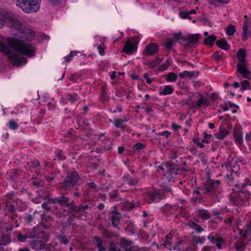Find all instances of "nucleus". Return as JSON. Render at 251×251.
<instances>
[{
	"instance_id": "nucleus-1",
	"label": "nucleus",
	"mask_w": 251,
	"mask_h": 251,
	"mask_svg": "<svg viewBox=\"0 0 251 251\" xmlns=\"http://www.w3.org/2000/svg\"><path fill=\"white\" fill-rule=\"evenodd\" d=\"M8 45L0 40V51L8 56L9 60L14 65H21L26 63V59L23 55L31 57L34 55L35 49L30 44L25 43L16 38H9Z\"/></svg>"
},
{
	"instance_id": "nucleus-2",
	"label": "nucleus",
	"mask_w": 251,
	"mask_h": 251,
	"mask_svg": "<svg viewBox=\"0 0 251 251\" xmlns=\"http://www.w3.org/2000/svg\"><path fill=\"white\" fill-rule=\"evenodd\" d=\"M5 24L11 29L21 31L22 25L21 22L17 19V16L12 12H5L1 18L0 19V28L3 27Z\"/></svg>"
},
{
	"instance_id": "nucleus-3",
	"label": "nucleus",
	"mask_w": 251,
	"mask_h": 251,
	"mask_svg": "<svg viewBox=\"0 0 251 251\" xmlns=\"http://www.w3.org/2000/svg\"><path fill=\"white\" fill-rule=\"evenodd\" d=\"M16 5L25 13L35 12L40 9L41 0H16Z\"/></svg>"
},
{
	"instance_id": "nucleus-4",
	"label": "nucleus",
	"mask_w": 251,
	"mask_h": 251,
	"mask_svg": "<svg viewBox=\"0 0 251 251\" xmlns=\"http://www.w3.org/2000/svg\"><path fill=\"white\" fill-rule=\"evenodd\" d=\"M237 58L239 63L237 65V71L242 75L243 78H248L251 72L247 68L248 62L245 60L246 51L244 49H240L238 50Z\"/></svg>"
},
{
	"instance_id": "nucleus-5",
	"label": "nucleus",
	"mask_w": 251,
	"mask_h": 251,
	"mask_svg": "<svg viewBox=\"0 0 251 251\" xmlns=\"http://www.w3.org/2000/svg\"><path fill=\"white\" fill-rule=\"evenodd\" d=\"M80 178V176L77 172H69L61 183L62 187L65 189L73 188Z\"/></svg>"
},
{
	"instance_id": "nucleus-6",
	"label": "nucleus",
	"mask_w": 251,
	"mask_h": 251,
	"mask_svg": "<svg viewBox=\"0 0 251 251\" xmlns=\"http://www.w3.org/2000/svg\"><path fill=\"white\" fill-rule=\"evenodd\" d=\"M211 244L215 245L219 250H223L226 247V241L218 234L210 233L207 237Z\"/></svg>"
},
{
	"instance_id": "nucleus-7",
	"label": "nucleus",
	"mask_w": 251,
	"mask_h": 251,
	"mask_svg": "<svg viewBox=\"0 0 251 251\" xmlns=\"http://www.w3.org/2000/svg\"><path fill=\"white\" fill-rule=\"evenodd\" d=\"M165 198L166 196L163 192L157 191L149 192L144 196L145 201L149 203L157 202Z\"/></svg>"
},
{
	"instance_id": "nucleus-8",
	"label": "nucleus",
	"mask_w": 251,
	"mask_h": 251,
	"mask_svg": "<svg viewBox=\"0 0 251 251\" xmlns=\"http://www.w3.org/2000/svg\"><path fill=\"white\" fill-rule=\"evenodd\" d=\"M36 236L32 238V240L30 241L29 247L35 251H39L45 248V243L42 240L39 239L44 235V233L40 232L37 233L35 232Z\"/></svg>"
},
{
	"instance_id": "nucleus-9",
	"label": "nucleus",
	"mask_w": 251,
	"mask_h": 251,
	"mask_svg": "<svg viewBox=\"0 0 251 251\" xmlns=\"http://www.w3.org/2000/svg\"><path fill=\"white\" fill-rule=\"evenodd\" d=\"M220 184L221 182L219 180L208 179L203 188L205 190L207 195L212 196L216 193L217 189L220 185Z\"/></svg>"
},
{
	"instance_id": "nucleus-10",
	"label": "nucleus",
	"mask_w": 251,
	"mask_h": 251,
	"mask_svg": "<svg viewBox=\"0 0 251 251\" xmlns=\"http://www.w3.org/2000/svg\"><path fill=\"white\" fill-rule=\"evenodd\" d=\"M58 204L62 207H64V211L69 212L70 209H72L74 201L70 198L66 197L64 194L58 197Z\"/></svg>"
},
{
	"instance_id": "nucleus-11",
	"label": "nucleus",
	"mask_w": 251,
	"mask_h": 251,
	"mask_svg": "<svg viewBox=\"0 0 251 251\" xmlns=\"http://www.w3.org/2000/svg\"><path fill=\"white\" fill-rule=\"evenodd\" d=\"M206 195H207V193L203 188H196L193 191L192 200L195 203H201L203 201L204 196Z\"/></svg>"
},
{
	"instance_id": "nucleus-12",
	"label": "nucleus",
	"mask_w": 251,
	"mask_h": 251,
	"mask_svg": "<svg viewBox=\"0 0 251 251\" xmlns=\"http://www.w3.org/2000/svg\"><path fill=\"white\" fill-rule=\"evenodd\" d=\"M158 47L155 43H151L147 45L143 51V54L144 55H152L158 51Z\"/></svg>"
},
{
	"instance_id": "nucleus-13",
	"label": "nucleus",
	"mask_w": 251,
	"mask_h": 251,
	"mask_svg": "<svg viewBox=\"0 0 251 251\" xmlns=\"http://www.w3.org/2000/svg\"><path fill=\"white\" fill-rule=\"evenodd\" d=\"M111 215L110 219L112 224V226L115 227H117L121 218L120 213L115 210L110 211Z\"/></svg>"
},
{
	"instance_id": "nucleus-14",
	"label": "nucleus",
	"mask_w": 251,
	"mask_h": 251,
	"mask_svg": "<svg viewBox=\"0 0 251 251\" xmlns=\"http://www.w3.org/2000/svg\"><path fill=\"white\" fill-rule=\"evenodd\" d=\"M36 229L34 227L31 231L26 232L25 234H22V233H19L17 235V239L19 241L24 243L26 240L28 238L30 239L36 236L35 235Z\"/></svg>"
},
{
	"instance_id": "nucleus-15",
	"label": "nucleus",
	"mask_w": 251,
	"mask_h": 251,
	"mask_svg": "<svg viewBox=\"0 0 251 251\" xmlns=\"http://www.w3.org/2000/svg\"><path fill=\"white\" fill-rule=\"evenodd\" d=\"M136 49V45L135 44L129 40L126 42L123 48L124 52L127 54H131Z\"/></svg>"
},
{
	"instance_id": "nucleus-16",
	"label": "nucleus",
	"mask_w": 251,
	"mask_h": 251,
	"mask_svg": "<svg viewBox=\"0 0 251 251\" xmlns=\"http://www.w3.org/2000/svg\"><path fill=\"white\" fill-rule=\"evenodd\" d=\"M186 225L190 228L193 230H195L198 233H200L203 232L204 229L200 225L196 223L195 222L192 220H189Z\"/></svg>"
},
{
	"instance_id": "nucleus-17",
	"label": "nucleus",
	"mask_w": 251,
	"mask_h": 251,
	"mask_svg": "<svg viewBox=\"0 0 251 251\" xmlns=\"http://www.w3.org/2000/svg\"><path fill=\"white\" fill-rule=\"evenodd\" d=\"M196 215L202 220H208L210 218V213L207 210L204 209H197L196 211Z\"/></svg>"
},
{
	"instance_id": "nucleus-18",
	"label": "nucleus",
	"mask_w": 251,
	"mask_h": 251,
	"mask_svg": "<svg viewBox=\"0 0 251 251\" xmlns=\"http://www.w3.org/2000/svg\"><path fill=\"white\" fill-rule=\"evenodd\" d=\"M200 37L199 34H189L187 37V42L186 45L192 46L194 44L196 43Z\"/></svg>"
},
{
	"instance_id": "nucleus-19",
	"label": "nucleus",
	"mask_w": 251,
	"mask_h": 251,
	"mask_svg": "<svg viewBox=\"0 0 251 251\" xmlns=\"http://www.w3.org/2000/svg\"><path fill=\"white\" fill-rule=\"evenodd\" d=\"M97 247L99 251H106V248L104 247V244L105 241H103L98 236H95L94 237Z\"/></svg>"
},
{
	"instance_id": "nucleus-20",
	"label": "nucleus",
	"mask_w": 251,
	"mask_h": 251,
	"mask_svg": "<svg viewBox=\"0 0 251 251\" xmlns=\"http://www.w3.org/2000/svg\"><path fill=\"white\" fill-rule=\"evenodd\" d=\"M198 95L200 98L197 101V105L199 108L201 107L203 105L207 106L210 105V102L207 99L204 98L202 95L200 93Z\"/></svg>"
},
{
	"instance_id": "nucleus-21",
	"label": "nucleus",
	"mask_w": 251,
	"mask_h": 251,
	"mask_svg": "<svg viewBox=\"0 0 251 251\" xmlns=\"http://www.w3.org/2000/svg\"><path fill=\"white\" fill-rule=\"evenodd\" d=\"M159 168L163 171H166V173L169 175H173L174 174H176V169L171 166H167L166 164H161Z\"/></svg>"
},
{
	"instance_id": "nucleus-22",
	"label": "nucleus",
	"mask_w": 251,
	"mask_h": 251,
	"mask_svg": "<svg viewBox=\"0 0 251 251\" xmlns=\"http://www.w3.org/2000/svg\"><path fill=\"white\" fill-rule=\"evenodd\" d=\"M172 237L171 234H167L166 236L165 239L163 240V243H160L159 245H157V248L159 249H162L164 247L169 248L168 245L170 246L172 244Z\"/></svg>"
},
{
	"instance_id": "nucleus-23",
	"label": "nucleus",
	"mask_w": 251,
	"mask_h": 251,
	"mask_svg": "<svg viewBox=\"0 0 251 251\" xmlns=\"http://www.w3.org/2000/svg\"><path fill=\"white\" fill-rule=\"evenodd\" d=\"M216 44L218 47L223 50H227L229 49V46L225 39L217 40L216 41Z\"/></svg>"
},
{
	"instance_id": "nucleus-24",
	"label": "nucleus",
	"mask_w": 251,
	"mask_h": 251,
	"mask_svg": "<svg viewBox=\"0 0 251 251\" xmlns=\"http://www.w3.org/2000/svg\"><path fill=\"white\" fill-rule=\"evenodd\" d=\"M228 131L224 128H220L218 132L214 134L216 138L218 139H223L228 134Z\"/></svg>"
},
{
	"instance_id": "nucleus-25",
	"label": "nucleus",
	"mask_w": 251,
	"mask_h": 251,
	"mask_svg": "<svg viewBox=\"0 0 251 251\" xmlns=\"http://www.w3.org/2000/svg\"><path fill=\"white\" fill-rule=\"evenodd\" d=\"M66 99L72 104L80 100L79 97L75 93L69 94L66 96Z\"/></svg>"
},
{
	"instance_id": "nucleus-26",
	"label": "nucleus",
	"mask_w": 251,
	"mask_h": 251,
	"mask_svg": "<svg viewBox=\"0 0 251 251\" xmlns=\"http://www.w3.org/2000/svg\"><path fill=\"white\" fill-rule=\"evenodd\" d=\"M234 247L237 251H244L246 247V244L243 241L238 240L234 243Z\"/></svg>"
},
{
	"instance_id": "nucleus-27",
	"label": "nucleus",
	"mask_w": 251,
	"mask_h": 251,
	"mask_svg": "<svg viewBox=\"0 0 251 251\" xmlns=\"http://www.w3.org/2000/svg\"><path fill=\"white\" fill-rule=\"evenodd\" d=\"M125 181L126 183L130 186H135L138 183V179L137 177L132 178L129 176L125 177Z\"/></svg>"
},
{
	"instance_id": "nucleus-28",
	"label": "nucleus",
	"mask_w": 251,
	"mask_h": 251,
	"mask_svg": "<svg viewBox=\"0 0 251 251\" xmlns=\"http://www.w3.org/2000/svg\"><path fill=\"white\" fill-rule=\"evenodd\" d=\"M174 91V89L171 85L165 86L162 91L159 92L160 95H167L171 94Z\"/></svg>"
},
{
	"instance_id": "nucleus-29",
	"label": "nucleus",
	"mask_w": 251,
	"mask_h": 251,
	"mask_svg": "<svg viewBox=\"0 0 251 251\" xmlns=\"http://www.w3.org/2000/svg\"><path fill=\"white\" fill-rule=\"evenodd\" d=\"M82 211H83L82 210V205L76 206L74 202L72 209H70L68 215H73L74 212H80Z\"/></svg>"
},
{
	"instance_id": "nucleus-30",
	"label": "nucleus",
	"mask_w": 251,
	"mask_h": 251,
	"mask_svg": "<svg viewBox=\"0 0 251 251\" xmlns=\"http://www.w3.org/2000/svg\"><path fill=\"white\" fill-rule=\"evenodd\" d=\"M127 121L128 119L125 118L124 119H114L113 123L114 126L117 128H124L123 124Z\"/></svg>"
},
{
	"instance_id": "nucleus-31",
	"label": "nucleus",
	"mask_w": 251,
	"mask_h": 251,
	"mask_svg": "<svg viewBox=\"0 0 251 251\" xmlns=\"http://www.w3.org/2000/svg\"><path fill=\"white\" fill-rule=\"evenodd\" d=\"M248 23L247 21H245L242 26V36L243 40L245 41L248 39Z\"/></svg>"
},
{
	"instance_id": "nucleus-32",
	"label": "nucleus",
	"mask_w": 251,
	"mask_h": 251,
	"mask_svg": "<svg viewBox=\"0 0 251 251\" xmlns=\"http://www.w3.org/2000/svg\"><path fill=\"white\" fill-rule=\"evenodd\" d=\"M198 246L194 242H192L184 248L182 251H197Z\"/></svg>"
},
{
	"instance_id": "nucleus-33",
	"label": "nucleus",
	"mask_w": 251,
	"mask_h": 251,
	"mask_svg": "<svg viewBox=\"0 0 251 251\" xmlns=\"http://www.w3.org/2000/svg\"><path fill=\"white\" fill-rule=\"evenodd\" d=\"M131 244L132 243L131 241L124 238H121L119 243V246L121 248L125 249L130 247L131 245Z\"/></svg>"
},
{
	"instance_id": "nucleus-34",
	"label": "nucleus",
	"mask_w": 251,
	"mask_h": 251,
	"mask_svg": "<svg viewBox=\"0 0 251 251\" xmlns=\"http://www.w3.org/2000/svg\"><path fill=\"white\" fill-rule=\"evenodd\" d=\"M216 39V37L215 35H210L205 39L204 43L207 45L212 46Z\"/></svg>"
},
{
	"instance_id": "nucleus-35",
	"label": "nucleus",
	"mask_w": 251,
	"mask_h": 251,
	"mask_svg": "<svg viewBox=\"0 0 251 251\" xmlns=\"http://www.w3.org/2000/svg\"><path fill=\"white\" fill-rule=\"evenodd\" d=\"M176 43V41L174 39H168L164 44V46L167 50H170Z\"/></svg>"
},
{
	"instance_id": "nucleus-36",
	"label": "nucleus",
	"mask_w": 251,
	"mask_h": 251,
	"mask_svg": "<svg viewBox=\"0 0 251 251\" xmlns=\"http://www.w3.org/2000/svg\"><path fill=\"white\" fill-rule=\"evenodd\" d=\"M78 53L77 51H71L69 54L64 57V61L66 63L70 62L73 60V58Z\"/></svg>"
},
{
	"instance_id": "nucleus-37",
	"label": "nucleus",
	"mask_w": 251,
	"mask_h": 251,
	"mask_svg": "<svg viewBox=\"0 0 251 251\" xmlns=\"http://www.w3.org/2000/svg\"><path fill=\"white\" fill-rule=\"evenodd\" d=\"M177 78V75L173 72H170L167 75L166 80L167 82H176Z\"/></svg>"
},
{
	"instance_id": "nucleus-38",
	"label": "nucleus",
	"mask_w": 251,
	"mask_h": 251,
	"mask_svg": "<svg viewBox=\"0 0 251 251\" xmlns=\"http://www.w3.org/2000/svg\"><path fill=\"white\" fill-rule=\"evenodd\" d=\"M161 62V59L159 57H156L155 59L149 62V66L151 68L157 67Z\"/></svg>"
},
{
	"instance_id": "nucleus-39",
	"label": "nucleus",
	"mask_w": 251,
	"mask_h": 251,
	"mask_svg": "<svg viewBox=\"0 0 251 251\" xmlns=\"http://www.w3.org/2000/svg\"><path fill=\"white\" fill-rule=\"evenodd\" d=\"M10 242L8 235H4L0 238V246H6Z\"/></svg>"
},
{
	"instance_id": "nucleus-40",
	"label": "nucleus",
	"mask_w": 251,
	"mask_h": 251,
	"mask_svg": "<svg viewBox=\"0 0 251 251\" xmlns=\"http://www.w3.org/2000/svg\"><path fill=\"white\" fill-rule=\"evenodd\" d=\"M234 139L235 143L237 144L241 145L243 142V134L241 133L237 132L235 133L234 135Z\"/></svg>"
},
{
	"instance_id": "nucleus-41",
	"label": "nucleus",
	"mask_w": 251,
	"mask_h": 251,
	"mask_svg": "<svg viewBox=\"0 0 251 251\" xmlns=\"http://www.w3.org/2000/svg\"><path fill=\"white\" fill-rule=\"evenodd\" d=\"M57 239L61 243L67 245L69 243L71 237L68 238L65 235H59L57 236Z\"/></svg>"
},
{
	"instance_id": "nucleus-42",
	"label": "nucleus",
	"mask_w": 251,
	"mask_h": 251,
	"mask_svg": "<svg viewBox=\"0 0 251 251\" xmlns=\"http://www.w3.org/2000/svg\"><path fill=\"white\" fill-rule=\"evenodd\" d=\"M206 240L205 236H194L192 238V241L194 243L197 244H203Z\"/></svg>"
},
{
	"instance_id": "nucleus-43",
	"label": "nucleus",
	"mask_w": 251,
	"mask_h": 251,
	"mask_svg": "<svg viewBox=\"0 0 251 251\" xmlns=\"http://www.w3.org/2000/svg\"><path fill=\"white\" fill-rule=\"evenodd\" d=\"M120 246L118 243H111L109 246V249L106 251H120Z\"/></svg>"
},
{
	"instance_id": "nucleus-44",
	"label": "nucleus",
	"mask_w": 251,
	"mask_h": 251,
	"mask_svg": "<svg viewBox=\"0 0 251 251\" xmlns=\"http://www.w3.org/2000/svg\"><path fill=\"white\" fill-rule=\"evenodd\" d=\"M213 56L216 61H221L223 59V52L222 51L219 50L215 51Z\"/></svg>"
},
{
	"instance_id": "nucleus-45",
	"label": "nucleus",
	"mask_w": 251,
	"mask_h": 251,
	"mask_svg": "<svg viewBox=\"0 0 251 251\" xmlns=\"http://www.w3.org/2000/svg\"><path fill=\"white\" fill-rule=\"evenodd\" d=\"M194 73L192 72H189L188 71H184L183 72L180 73L179 74V77L181 78H183L186 76H189L193 77L194 76Z\"/></svg>"
},
{
	"instance_id": "nucleus-46",
	"label": "nucleus",
	"mask_w": 251,
	"mask_h": 251,
	"mask_svg": "<svg viewBox=\"0 0 251 251\" xmlns=\"http://www.w3.org/2000/svg\"><path fill=\"white\" fill-rule=\"evenodd\" d=\"M235 31V28L232 25H229L227 26L226 29V33L228 36H232L234 34Z\"/></svg>"
},
{
	"instance_id": "nucleus-47",
	"label": "nucleus",
	"mask_w": 251,
	"mask_h": 251,
	"mask_svg": "<svg viewBox=\"0 0 251 251\" xmlns=\"http://www.w3.org/2000/svg\"><path fill=\"white\" fill-rule=\"evenodd\" d=\"M5 210L7 212H9L10 213H12L15 210V208L14 205L11 204L10 202L6 201H5Z\"/></svg>"
},
{
	"instance_id": "nucleus-48",
	"label": "nucleus",
	"mask_w": 251,
	"mask_h": 251,
	"mask_svg": "<svg viewBox=\"0 0 251 251\" xmlns=\"http://www.w3.org/2000/svg\"><path fill=\"white\" fill-rule=\"evenodd\" d=\"M146 146L141 143H138L134 145L133 147V150L134 151H140L144 149L145 148Z\"/></svg>"
},
{
	"instance_id": "nucleus-49",
	"label": "nucleus",
	"mask_w": 251,
	"mask_h": 251,
	"mask_svg": "<svg viewBox=\"0 0 251 251\" xmlns=\"http://www.w3.org/2000/svg\"><path fill=\"white\" fill-rule=\"evenodd\" d=\"M241 87L240 88L241 91H244L250 87V83L249 81L247 80H243L241 82Z\"/></svg>"
},
{
	"instance_id": "nucleus-50",
	"label": "nucleus",
	"mask_w": 251,
	"mask_h": 251,
	"mask_svg": "<svg viewBox=\"0 0 251 251\" xmlns=\"http://www.w3.org/2000/svg\"><path fill=\"white\" fill-rule=\"evenodd\" d=\"M18 124L14 120H12L9 121V128L10 129L12 130H15L18 128Z\"/></svg>"
},
{
	"instance_id": "nucleus-51",
	"label": "nucleus",
	"mask_w": 251,
	"mask_h": 251,
	"mask_svg": "<svg viewBox=\"0 0 251 251\" xmlns=\"http://www.w3.org/2000/svg\"><path fill=\"white\" fill-rule=\"evenodd\" d=\"M170 66V63L167 61L165 63L161 65L158 68V71L163 72L166 70Z\"/></svg>"
},
{
	"instance_id": "nucleus-52",
	"label": "nucleus",
	"mask_w": 251,
	"mask_h": 251,
	"mask_svg": "<svg viewBox=\"0 0 251 251\" xmlns=\"http://www.w3.org/2000/svg\"><path fill=\"white\" fill-rule=\"evenodd\" d=\"M5 197L9 200H13V201L18 200V199L16 198V196L15 193L12 191L7 193L5 195Z\"/></svg>"
},
{
	"instance_id": "nucleus-53",
	"label": "nucleus",
	"mask_w": 251,
	"mask_h": 251,
	"mask_svg": "<svg viewBox=\"0 0 251 251\" xmlns=\"http://www.w3.org/2000/svg\"><path fill=\"white\" fill-rule=\"evenodd\" d=\"M29 166L31 167H32L33 168H36L40 166V162L37 159H33V160H31L30 162L27 163Z\"/></svg>"
},
{
	"instance_id": "nucleus-54",
	"label": "nucleus",
	"mask_w": 251,
	"mask_h": 251,
	"mask_svg": "<svg viewBox=\"0 0 251 251\" xmlns=\"http://www.w3.org/2000/svg\"><path fill=\"white\" fill-rule=\"evenodd\" d=\"M97 48L99 50V53L100 55L103 56L104 55V51L106 49V47L105 45H98Z\"/></svg>"
},
{
	"instance_id": "nucleus-55",
	"label": "nucleus",
	"mask_w": 251,
	"mask_h": 251,
	"mask_svg": "<svg viewBox=\"0 0 251 251\" xmlns=\"http://www.w3.org/2000/svg\"><path fill=\"white\" fill-rule=\"evenodd\" d=\"M176 210L181 214V216L184 215L186 213V209L183 205H178L177 209Z\"/></svg>"
},
{
	"instance_id": "nucleus-56",
	"label": "nucleus",
	"mask_w": 251,
	"mask_h": 251,
	"mask_svg": "<svg viewBox=\"0 0 251 251\" xmlns=\"http://www.w3.org/2000/svg\"><path fill=\"white\" fill-rule=\"evenodd\" d=\"M10 226L12 228L17 227L19 226V225L17 223V220L15 219V218L12 217L10 218Z\"/></svg>"
},
{
	"instance_id": "nucleus-57",
	"label": "nucleus",
	"mask_w": 251,
	"mask_h": 251,
	"mask_svg": "<svg viewBox=\"0 0 251 251\" xmlns=\"http://www.w3.org/2000/svg\"><path fill=\"white\" fill-rule=\"evenodd\" d=\"M34 216L30 214H25L24 218L26 224H29L33 219Z\"/></svg>"
},
{
	"instance_id": "nucleus-58",
	"label": "nucleus",
	"mask_w": 251,
	"mask_h": 251,
	"mask_svg": "<svg viewBox=\"0 0 251 251\" xmlns=\"http://www.w3.org/2000/svg\"><path fill=\"white\" fill-rule=\"evenodd\" d=\"M101 233L106 237V238H111L112 236L111 233L107 231L105 228H102L100 229Z\"/></svg>"
},
{
	"instance_id": "nucleus-59",
	"label": "nucleus",
	"mask_w": 251,
	"mask_h": 251,
	"mask_svg": "<svg viewBox=\"0 0 251 251\" xmlns=\"http://www.w3.org/2000/svg\"><path fill=\"white\" fill-rule=\"evenodd\" d=\"M232 202L235 205H241L242 204V201L237 198L232 197Z\"/></svg>"
},
{
	"instance_id": "nucleus-60",
	"label": "nucleus",
	"mask_w": 251,
	"mask_h": 251,
	"mask_svg": "<svg viewBox=\"0 0 251 251\" xmlns=\"http://www.w3.org/2000/svg\"><path fill=\"white\" fill-rule=\"evenodd\" d=\"M58 197H55L54 198H51L48 200V202L52 203L55 204L56 203H58Z\"/></svg>"
},
{
	"instance_id": "nucleus-61",
	"label": "nucleus",
	"mask_w": 251,
	"mask_h": 251,
	"mask_svg": "<svg viewBox=\"0 0 251 251\" xmlns=\"http://www.w3.org/2000/svg\"><path fill=\"white\" fill-rule=\"evenodd\" d=\"M110 144L108 146H102V149L103 151H106L112 149V146L113 145V142L109 139Z\"/></svg>"
},
{
	"instance_id": "nucleus-62",
	"label": "nucleus",
	"mask_w": 251,
	"mask_h": 251,
	"mask_svg": "<svg viewBox=\"0 0 251 251\" xmlns=\"http://www.w3.org/2000/svg\"><path fill=\"white\" fill-rule=\"evenodd\" d=\"M179 16L182 19L190 18L188 12H181L179 13Z\"/></svg>"
},
{
	"instance_id": "nucleus-63",
	"label": "nucleus",
	"mask_w": 251,
	"mask_h": 251,
	"mask_svg": "<svg viewBox=\"0 0 251 251\" xmlns=\"http://www.w3.org/2000/svg\"><path fill=\"white\" fill-rule=\"evenodd\" d=\"M171 133L167 130L164 131L163 132H159L158 133V135L160 136H162L165 137V138H167L169 136L171 135Z\"/></svg>"
},
{
	"instance_id": "nucleus-64",
	"label": "nucleus",
	"mask_w": 251,
	"mask_h": 251,
	"mask_svg": "<svg viewBox=\"0 0 251 251\" xmlns=\"http://www.w3.org/2000/svg\"><path fill=\"white\" fill-rule=\"evenodd\" d=\"M201 251H214V248L212 246H204Z\"/></svg>"
}]
</instances>
